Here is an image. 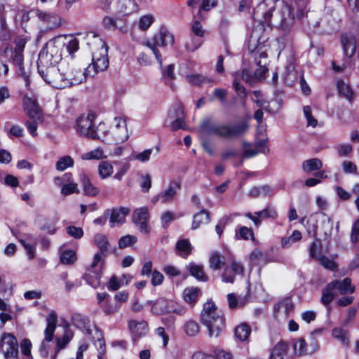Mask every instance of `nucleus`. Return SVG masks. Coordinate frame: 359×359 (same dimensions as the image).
<instances>
[{
	"instance_id": "nucleus-1",
	"label": "nucleus",
	"mask_w": 359,
	"mask_h": 359,
	"mask_svg": "<svg viewBox=\"0 0 359 359\" xmlns=\"http://www.w3.org/2000/svg\"><path fill=\"white\" fill-rule=\"evenodd\" d=\"M309 0H298L292 8L283 2L276 4L275 0H264L255 9L254 19L263 25L285 27L295 17L300 18Z\"/></svg>"
},
{
	"instance_id": "nucleus-2",
	"label": "nucleus",
	"mask_w": 359,
	"mask_h": 359,
	"mask_svg": "<svg viewBox=\"0 0 359 359\" xmlns=\"http://www.w3.org/2000/svg\"><path fill=\"white\" fill-rule=\"evenodd\" d=\"M245 121L231 124H219L210 118L203 120V138L216 135L228 140L236 139L243 135L248 130Z\"/></svg>"
},
{
	"instance_id": "nucleus-3",
	"label": "nucleus",
	"mask_w": 359,
	"mask_h": 359,
	"mask_svg": "<svg viewBox=\"0 0 359 359\" xmlns=\"http://www.w3.org/2000/svg\"><path fill=\"white\" fill-rule=\"evenodd\" d=\"M224 317L214 302L203 304V325H205L210 338H218L224 327Z\"/></svg>"
},
{
	"instance_id": "nucleus-4",
	"label": "nucleus",
	"mask_w": 359,
	"mask_h": 359,
	"mask_svg": "<svg viewBox=\"0 0 359 359\" xmlns=\"http://www.w3.org/2000/svg\"><path fill=\"white\" fill-rule=\"evenodd\" d=\"M56 65L55 63L38 60V72L44 81L53 88H65L68 86L69 81L60 72Z\"/></svg>"
},
{
	"instance_id": "nucleus-5",
	"label": "nucleus",
	"mask_w": 359,
	"mask_h": 359,
	"mask_svg": "<svg viewBox=\"0 0 359 359\" xmlns=\"http://www.w3.org/2000/svg\"><path fill=\"white\" fill-rule=\"evenodd\" d=\"M63 37L58 36L49 40L39 54V60L57 64L64 55Z\"/></svg>"
},
{
	"instance_id": "nucleus-6",
	"label": "nucleus",
	"mask_w": 359,
	"mask_h": 359,
	"mask_svg": "<svg viewBox=\"0 0 359 359\" xmlns=\"http://www.w3.org/2000/svg\"><path fill=\"white\" fill-rule=\"evenodd\" d=\"M174 42L175 37L173 34L166 27H163L151 41L146 43V46L152 50L160 66L162 67V57L157 46L165 47L168 45H172Z\"/></svg>"
},
{
	"instance_id": "nucleus-7",
	"label": "nucleus",
	"mask_w": 359,
	"mask_h": 359,
	"mask_svg": "<svg viewBox=\"0 0 359 359\" xmlns=\"http://www.w3.org/2000/svg\"><path fill=\"white\" fill-rule=\"evenodd\" d=\"M108 67L107 47L102 43L100 49L93 53L92 62L86 68V74L94 76L98 72L106 70Z\"/></svg>"
},
{
	"instance_id": "nucleus-8",
	"label": "nucleus",
	"mask_w": 359,
	"mask_h": 359,
	"mask_svg": "<svg viewBox=\"0 0 359 359\" xmlns=\"http://www.w3.org/2000/svg\"><path fill=\"white\" fill-rule=\"evenodd\" d=\"M128 132L126 121L123 117H115L114 125L110 128L106 144H118L126 142L128 139Z\"/></svg>"
},
{
	"instance_id": "nucleus-9",
	"label": "nucleus",
	"mask_w": 359,
	"mask_h": 359,
	"mask_svg": "<svg viewBox=\"0 0 359 359\" xmlns=\"http://www.w3.org/2000/svg\"><path fill=\"white\" fill-rule=\"evenodd\" d=\"M185 113L184 106L180 103H175L169 109L165 124L171 128V130L176 131L179 129L187 130L189 129L185 121Z\"/></svg>"
},
{
	"instance_id": "nucleus-10",
	"label": "nucleus",
	"mask_w": 359,
	"mask_h": 359,
	"mask_svg": "<svg viewBox=\"0 0 359 359\" xmlns=\"http://www.w3.org/2000/svg\"><path fill=\"white\" fill-rule=\"evenodd\" d=\"M101 8L114 14L127 15L135 10V0H103Z\"/></svg>"
},
{
	"instance_id": "nucleus-11",
	"label": "nucleus",
	"mask_w": 359,
	"mask_h": 359,
	"mask_svg": "<svg viewBox=\"0 0 359 359\" xmlns=\"http://www.w3.org/2000/svg\"><path fill=\"white\" fill-rule=\"evenodd\" d=\"M57 322V313L52 311L46 317V327L44 330V339L42 341L39 352L41 356L46 358L50 348V342L53 340Z\"/></svg>"
},
{
	"instance_id": "nucleus-12",
	"label": "nucleus",
	"mask_w": 359,
	"mask_h": 359,
	"mask_svg": "<svg viewBox=\"0 0 359 359\" xmlns=\"http://www.w3.org/2000/svg\"><path fill=\"white\" fill-rule=\"evenodd\" d=\"M180 183L177 181H171L158 195L152 198L153 203L160 201L163 204L171 203L174 201L180 189Z\"/></svg>"
},
{
	"instance_id": "nucleus-13",
	"label": "nucleus",
	"mask_w": 359,
	"mask_h": 359,
	"mask_svg": "<svg viewBox=\"0 0 359 359\" xmlns=\"http://www.w3.org/2000/svg\"><path fill=\"white\" fill-rule=\"evenodd\" d=\"M190 40L186 43V48L189 51H194L201 44L202 24L201 18L194 16L191 27Z\"/></svg>"
},
{
	"instance_id": "nucleus-14",
	"label": "nucleus",
	"mask_w": 359,
	"mask_h": 359,
	"mask_svg": "<svg viewBox=\"0 0 359 359\" xmlns=\"http://www.w3.org/2000/svg\"><path fill=\"white\" fill-rule=\"evenodd\" d=\"M95 116L93 112L81 114L76 122V130L81 136L88 137L92 134L91 131L94 127V120Z\"/></svg>"
},
{
	"instance_id": "nucleus-15",
	"label": "nucleus",
	"mask_w": 359,
	"mask_h": 359,
	"mask_svg": "<svg viewBox=\"0 0 359 359\" xmlns=\"http://www.w3.org/2000/svg\"><path fill=\"white\" fill-rule=\"evenodd\" d=\"M149 212L146 207L137 208L133 213V221L140 231L147 234L149 232L148 226Z\"/></svg>"
},
{
	"instance_id": "nucleus-16",
	"label": "nucleus",
	"mask_w": 359,
	"mask_h": 359,
	"mask_svg": "<svg viewBox=\"0 0 359 359\" xmlns=\"http://www.w3.org/2000/svg\"><path fill=\"white\" fill-rule=\"evenodd\" d=\"M23 108L29 118H36L41 121V111L34 95H25L22 100Z\"/></svg>"
},
{
	"instance_id": "nucleus-17",
	"label": "nucleus",
	"mask_w": 359,
	"mask_h": 359,
	"mask_svg": "<svg viewBox=\"0 0 359 359\" xmlns=\"http://www.w3.org/2000/svg\"><path fill=\"white\" fill-rule=\"evenodd\" d=\"M273 309L276 318H286L294 311V305L290 297H285L274 305Z\"/></svg>"
},
{
	"instance_id": "nucleus-18",
	"label": "nucleus",
	"mask_w": 359,
	"mask_h": 359,
	"mask_svg": "<svg viewBox=\"0 0 359 359\" xmlns=\"http://www.w3.org/2000/svg\"><path fill=\"white\" fill-rule=\"evenodd\" d=\"M245 216L251 219L255 226H258L261 224L262 219H266L268 218L276 219L278 217V214L274 208L267 206L262 210L255 212V215H252L250 212H247L245 214Z\"/></svg>"
},
{
	"instance_id": "nucleus-19",
	"label": "nucleus",
	"mask_w": 359,
	"mask_h": 359,
	"mask_svg": "<svg viewBox=\"0 0 359 359\" xmlns=\"http://www.w3.org/2000/svg\"><path fill=\"white\" fill-rule=\"evenodd\" d=\"M128 327L132 334L133 341L136 342L140 338L145 336L148 332V325L145 320L128 321Z\"/></svg>"
},
{
	"instance_id": "nucleus-20",
	"label": "nucleus",
	"mask_w": 359,
	"mask_h": 359,
	"mask_svg": "<svg viewBox=\"0 0 359 359\" xmlns=\"http://www.w3.org/2000/svg\"><path fill=\"white\" fill-rule=\"evenodd\" d=\"M332 337L338 341L344 348H348L351 341V334L342 327H335L332 330Z\"/></svg>"
},
{
	"instance_id": "nucleus-21",
	"label": "nucleus",
	"mask_w": 359,
	"mask_h": 359,
	"mask_svg": "<svg viewBox=\"0 0 359 359\" xmlns=\"http://www.w3.org/2000/svg\"><path fill=\"white\" fill-rule=\"evenodd\" d=\"M130 212V209L126 207L113 209L109 218L110 226L114 227L116 224H123L126 215H128Z\"/></svg>"
},
{
	"instance_id": "nucleus-22",
	"label": "nucleus",
	"mask_w": 359,
	"mask_h": 359,
	"mask_svg": "<svg viewBox=\"0 0 359 359\" xmlns=\"http://www.w3.org/2000/svg\"><path fill=\"white\" fill-rule=\"evenodd\" d=\"M341 45L346 57L351 58L356 51V40L352 35L344 34L341 36Z\"/></svg>"
},
{
	"instance_id": "nucleus-23",
	"label": "nucleus",
	"mask_w": 359,
	"mask_h": 359,
	"mask_svg": "<svg viewBox=\"0 0 359 359\" xmlns=\"http://www.w3.org/2000/svg\"><path fill=\"white\" fill-rule=\"evenodd\" d=\"M12 59L13 65L18 67V74L23 78L25 82V86L29 89L30 80L23 67V53L14 51Z\"/></svg>"
},
{
	"instance_id": "nucleus-24",
	"label": "nucleus",
	"mask_w": 359,
	"mask_h": 359,
	"mask_svg": "<svg viewBox=\"0 0 359 359\" xmlns=\"http://www.w3.org/2000/svg\"><path fill=\"white\" fill-rule=\"evenodd\" d=\"M330 284H333V288L337 289L341 294L353 293L355 291V287L351 285V280L349 278H346L343 280H333Z\"/></svg>"
},
{
	"instance_id": "nucleus-25",
	"label": "nucleus",
	"mask_w": 359,
	"mask_h": 359,
	"mask_svg": "<svg viewBox=\"0 0 359 359\" xmlns=\"http://www.w3.org/2000/svg\"><path fill=\"white\" fill-rule=\"evenodd\" d=\"M201 289L196 287H187L183 291V299L191 306H194L198 300Z\"/></svg>"
},
{
	"instance_id": "nucleus-26",
	"label": "nucleus",
	"mask_w": 359,
	"mask_h": 359,
	"mask_svg": "<svg viewBox=\"0 0 359 359\" xmlns=\"http://www.w3.org/2000/svg\"><path fill=\"white\" fill-rule=\"evenodd\" d=\"M323 162L318 158H313L302 162V170L305 173H311L320 170L323 168Z\"/></svg>"
},
{
	"instance_id": "nucleus-27",
	"label": "nucleus",
	"mask_w": 359,
	"mask_h": 359,
	"mask_svg": "<svg viewBox=\"0 0 359 359\" xmlns=\"http://www.w3.org/2000/svg\"><path fill=\"white\" fill-rule=\"evenodd\" d=\"M251 333V327L246 323H241L234 328V336L240 341L248 339Z\"/></svg>"
},
{
	"instance_id": "nucleus-28",
	"label": "nucleus",
	"mask_w": 359,
	"mask_h": 359,
	"mask_svg": "<svg viewBox=\"0 0 359 359\" xmlns=\"http://www.w3.org/2000/svg\"><path fill=\"white\" fill-rule=\"evenodd\" d=\"M176 253L183 257L187 258L191 252V245L189 240H179L175 246Z\"/></svg>"
},
{
	"instance_id": "nucleus-29",
	"label": "nucleus",
	"mask_w": 359,
	"mask_h": 359,
	"mask_svg": "<svg viewBox=\"0 0 359 359\" xmlns=\"http://www.w3.org/2000/svg\"><path fill=\"white\" fill-rule=\"evenodd\" d=\"M20 243L24 247L26 254L29 259L35 257L36 241L31 236H27V239H20Z\"/></svg>"
},
{
	"instance_id": "nucleus-30",
	"label": "nucleus",
	"mask_w": 359,
	"mask_h": 359,
	"mask_svg": "<svg viewBox=\"0 0 359 359\" xmlns=\"http://www.w3.org/2000/svg\"><path fill=\"white\" fill-rule=\"evenodd\" d=\"M33 14L37 17L40 20L46 22L47 24V26L49 27H53L54 25H55L57 23V16L55 15H52L50 13H48L47 12L41 11V10H36L33 11Z\"/></svg>"
},
{
	"instance_id": "nucleus-31",
	"label": "nucleus",
	"mask_w": 359,
	"mask_h": 359,
	"mask_svg": "<svg viewBox=\"0 0 359 359\" xmlns=\"http://www.w3.org/2000/svg\"><path fill=\"white\" fill-rule=\"evenodd\" d=\"M58 221L59 217L57 216L46 217L43 219V223L40 226V229L46 231L50 235H53L57 231L56 225Z\"/></svg>"
},
{
	"instance_id": "nucleus-32",
	"label": "nucleus",
	"mask_w": 359,
	"mask_h": 359,
	"mask_svg": "<svg viewBox=\"0 0 359 359\" xmlns=\"http://www.w3.org/2000/svg\"><path fill=\"white\" fill-rule=\"evenodd\" d=\"M109 130L104 123H100L97 127L94 126L89 138L98 139L106 143L105 139L107 138Z\"/></svg>"
},
{
	"instance_id": "nucleus-33",
	"label": "nucleus",
	"mask_w": 359,
	"mask_h": 359,
	"mask_svg": "<svg viewBox=\"0 0 359 359\" xmlns=\"http://www.w3.org/2000/svg\"><path fill=\"white\" fill-rule=\"evenodd\" d=\"M225 264V257L217 252H212L209 257V266L213 270H219Z\"/></svg>"
},
{
	"instance_id": "nucleus-34",
	"label": "nucleus",
	"mask_w": 359,
	"mask_h": 359,
	"mask_svg": "<svg viewBox=\"0 0 359 359\" xmlns=\"http://www.w3.org/2000/svg\"><path fill=\"white\" fill-rule=\"evenodd\" d=\"M63 42L65 43V48H66L67 53L72 58H74V53L79 49V41L73 37L69 39L63 37Z\"/></svg>"
},
{
	"instance_id": "nucleus-35",
	"label": "nucleus",
	"mask_w": 359,
	"mask_h": 359,
	"mask_svg": "<svg viewBox=\"0 0 359 359\" xmlns=\"http://www.w3.org/2000/svg\"><path fill=\"white\" fill-rule=\"evenodd\" d=\"M293 348L296 355H304L313 352L316 348V345L315 344V347L309 351L305 340L302 338H299L294 341L293 344Z\"/></svg>"
},
{
	"instance_id": "nucleus-36",
	"label": "nucleus",
	"mask_w": 359,
	"mask_h": 359,
	"mask_svg": "<svg viewBox=\"0 0 359 359\" xmlns=\"http://www.w3.org/2000/svg\"><path fill=\"white\" fill-rule=\"evenodd\" d=\"M287 346L285 342L279 341L272 349L269 359H284L286 355Z\"/></svg>"
},
{
	"instance_id": "nucleus-37",
	"label": "nucleus",
	"mask_w": 359,
	"mask_h": 359,
	"mask_svg": "<svg viewBox=\"0 0 359 359\" xmlns=\"http://www.w3.org/2000/svg\"><path fill=\"white\" fill-rule=\"evenodd\" d=\"M257 37L254 36L252 34L250 37L248 48L251 52H254L257 50L255 53V57H257V60H261L262 62V59L264 60L266 62L267 54L265 51L262 50V47L256 46Z\"/></svg>"
},
{
	"instance_id": "nucleus-38",
	"label": "nucleus",
	"mask_w": 359,
	"mask_h": 359,
	"mask_svg": "<svg viewBox=\"0 0 359 359\" xmlns=\"http://www.w3.org/2000/svg\"><path fill=\"white\" fill-rule=\"evenodd\" d=\"M80 180L86 194L89 196H96L98 194V189L92 184L86 174H81Z\"/></svg>"
},
{
	"instance_id": "nucleus-39",
	"label": "nucleus",
	"mask_w": 359,
	"mask_h": 359,
	"mask_svg": "<svg viewBox=\"0 0 359 359\" xmlns=\"http://www.w3.org/2000/svg\"><path fill=\"white\" fill-rule=\"evenodd\" d=\"M18 341L15 336L10 333H5L1 340V350L3 352H8V349L12 346H17Z\"/></svg>"
},
{
	"instance_id": "nucleus-40",
	"label": "nucleus",
	"mask_w": 359,
	"mask_h": 359,
	"mask_svg": "<svg viewBox=\"0 0 359 359\" xmlns=\"http://www.w3.org/2000/svg\"><path fill=\"white\" fill-rule=\"evenodd\" d=\"M101 274L102 273L98 271H94V272L87 271L83 278L87 284L94 288H97L100 285Z\"/></svg>"
},
{
	"instance_id": "nucleus-41",
	"label": "nucleus",
	"mask_w": 359,
	"mask_h": 359,
	"mask_svg": "<svg viewBox=\"0 0 359 359\" xmlns=\"http://www.w3.org/2000/svg\"><path fill=\"white\" fill-rule=\"evenodd\" d=\"M72 321L74 326L81 330H86L88 333H90V329L88 327L89 320L85 316L80 313H74L72 316Z\"/></svg>"
},
{
	"instance_id": "nucleus-42",
	"label": "nucleus",
	"mask_w": 359,
	"mask_h": 359,
	"mask_svg": "<svg viewBox=\"0 0 359 359\" xmlns=\"http://www.w3.org/2000/svg\"><path fill=\"white\" fill-rule=\"evenodd\" d=\"M94 243L100 249V254H104L109 248V243L107 236L102 233H97L94 236Z\"/></svg>"
},
{
	"instance_id": "nucleus-43",
	"label": "nucleus",
	"mask_w": 359,
	"mask_h": 359,
	"mask_svg": "<svg viewBox=\"0 0 359 359\" xmlns=\"http://www.w3.org/2000/svg\"><path fill=\"white\" fill-rule=\"evenodd\" d=\"M337 88L341 96H343L349 102H351L354 99L353 91L349 85L344 81H339L337 83Z\"/></svg>"
},
{
	"instance_id": "nucleus-44",
	"label": "nucleus",
	"mask_w": 359,
	"mask_h": 359,
	"mask_svg": "<svg viewBox=\"0 0 359 359\" xmlns=\"http://www.w3.org/2000/svg\"><path fill=\"white\" fill-rule=\"evenodd\" d=\"M99 175L102 179L109 177L113 173V165L107 161H102L98 165Z\"/></svg>"
},
{
	"instance_id": "nucleus-45",
	"label": "nucleus",
	"mask_w": 359,
	"mask_h": 359,
	"mask_svg": "<svg viewBox=\"0 0 359 359\" xmlns=\"http://www.w3.org/2000/svg\"><path fill=\"white\" fill-rule=\"evenodd\" d=\"M302 233L298 230L293 231L290 236H285L281 239V245L284 248H289L292 243L302 239Z\"/></svg>"
},
{
	"instance_id": "nucleus-46",
	"label": "nucleus",
	"mask_w": 359,
	"mask_h": 359,
	"mask_svg": "<svg viewBox=\"0 0 359 359\" xmlns=\"http://www.w3.org/2000/svg\"><path fill=\"white\" fill-rule=\"evenodd\" d=\"M229 306L232 309H238L245 304L246 298L243 297H237L233 293L227 295Z\"/></svg>"
},
{
	"instance_id": "nucleus-47",
	"label": "nucleus",
	"mask_w": 359,
	"mask_h": 359,
	"mask_svg": "<svg viewBox=\"0 0 359 359\" xmlns=\"http://www.w3.org/2000/svg\"><path fill=\"white\" fill-rule=\"evenodd\" d=\"M334 290L333 284H330V283L323 290L321 302L324 305H328L333 300L334 297Z\"/></svg>"
},
{
	"instance_id": "nucleus-48",
	"label": "nucleus",
	"mask_w": 359,
	"mask_h": 359,
	"mask_svg": "<svg viewBox=\"0 0 359 359\" xmlns=\"http://www.w3.org/2000/svg\"><path fill=\"white\" fill-rule=\"evenodd\" d=\"M162 76L165 81V82L169 85L171 88H172V80L175 79V76L174 74V65H168L165 69L162 71Z\"/></svg>"
},
{
	"instance_id": "nucleus-49",
	"label": "nucleus",
	"mask_w": 359,
	"mask_h": 359,
	"mask_svg": "<svg viewBox=\"0 0 359 359\" xmlns=\"http://www.w3.org/2000/svg\"><path fill=\"white\" fill-rule=\"evenodd\" d=\"M74 165V160L69 156H65L60 158L56 163V169L59 171H63L65 169Z\"/></svg>"
},
{
	"instance_id": "nucleus-50",
	"label": "nucleus",
	"mask_w": 359,
	"mask_h": 359,
	"mask_svg": "<svg viewBox=\"0 0 359 359\" xmlns=\"http://www.w3.org/2000/svg\"><path fill=\"white\" fill-rule=\"evenodd\" d=\"M254 233L250 228L246 226H238L236 229V238L248 240L250 237H253Z\"/></svg>"
},
{
	"instance_id": "nucleus-51",
	"label": "nucleus",
	"mask_w": 359,
	"mask_h": 359,
	"mask_svg": "<svg viewBox=\"0 0 359 359\" xmlns=\"http://www.w3.org/2000/svg\"><path fill=\"white\" fill-rule=\"evenodd\" d=\"M255 103L257 104V107L261 108V109H258L255 112L254 118L259 123L262 122L263 118V112L262 109H264L266 111H268L269 112H272L271 109H269L267 106H265V104L266 103V101L263 100H255Z\"/></svg>"
},
{
	"instance_id": "nucleus-52",
	"label": "nucleus",
	"mask_w": 359,
	"mask_h": 359,
	"mask_svg": "<svg viewBox=\"0 0 359 359\" xmlns=\"http://www.w3.org/2000/svg\"><path fill=\"white\" fill-rule=\"evenodd\" d=\"M154 21L152 15L147 14L142 16L138 21V27L142 31L147 30Z\"/></svg>"
},
{
	"instance_id": "nucleus-53",
	"label": "nucleus",
	"mask_w": 359,
	"mask_h": 359,
	"mask_svg": "<svg viewBox=\"0 0 359 359\" xmlns=\"http://www.w3.org/2000/svg\"><path fill=\"white\" fill-rule=\"evenodd\" d=\"M76 259V253L74 250H66L60 255V261L65 264H71Z\"/></svg>"
},
{
	"instance_id": "nucleus-54",
	"label": "nucleus",
	"mask_w": 359,
	"mask_h": 359,
	"mask_svg": "<svg viewBox=\"0 0 359 359\" xmlns=\"http://www.w3.org/2000/svg\"><path fill=\"white\" fill-rule=\"evenodd\" d=\"M176 219L175 212L170 210H166L162 213L161 216V222L163 229H167L170 222Z\"/></svg>"
},
{
	"instance_id": "nucleus-55",
	"label": "nucleus",
	"mask_w": 359,
	"mask_h": 359,
	"mask_svg": "<svg viewBox=\"0 0 359 359\" xmlns=\"http://www.w3.org/2000/svg\"><path fill=\"white\" fill-rule=\"evenodd\" d=\"M82 159L83 160H91L96 159L100 160L104 157L103 150L100 148H97L89 152L85 153L82 155Z\"/></svg>"
},
{
	"instance_id": "nucleus-56",
	"label": "nucleus",
	"mask_w": 359,
	"mask_h": 359,
	"mask_svg": "<svg viewBox=\"0 0 359 359\" xmlns=\"http://www.w3.org/2000/svg\"><path fill=\"white\" fill-rule=\"evenodd\" d=\"M102 254L96 253L93 257L92 263L87 267V271H98L102 273Z\"/></svg>"
},
{
	"instance_id": "nucleus-57",
	"label": "nucleus",
	"mask_w": 359,
	"mask_h": 359,
	"mask_svg": "<svg viewBox=\"0 0 359 359\" xmlns=\"http://www.w3.org/2000/svg\"><path fill=\"white\" fill-rule=\"evenodd\" d=\"M151 309L156 314H161L169 311L167 309V302L164 299H159L156 300Z\"/></svg>"
},
{
	"instance_id": "nucleus-58",
	"label": "nucleus",
	"mask_w": 359,
	"mask_h": 359,
	"mask_svg": "<svg viewBox=\"0 0 359 359\" xmlns=\"http://www.w3.org/2000/svg\"><path fill=\"white\" fill-rule=\"evenodd\" d=\"M184 331L187 335L194 337L198 333L199 325L196 322L189 320L184 325Z\"/></svg>"
},
{
	"instance_id": "nucleus-59",
	"label": "nucleus",
	"mask_w": 359,
	"mask_h": 359,
	"mask_svg": "<svg viewBox=\"0 0 359 359\" xmlns=\"http://www.w3.org/2000/svg\"><path fill=\"white\" fill-rule=\"evenodd\" d=\"M255 62L259 67L253 73L255 74V77L257 81L263 79L264 76L266 72V62L257 60V57H255Z\"/></svg>"
},
{
	"instance_id": "nucleus-60",
	"label": "nucleus",
	"mask_w": 359,
	"mask_h": 359,
	"mask_svg": "<svg viewBox=\"0 0 359 359\" xmlns=\"http://www.w3.org/2000/svg\"><path fill=\"white\" fill-rule=\"evenodd\" d=\"M86 77L90 76L86 74V71L84 72L77 71L76 74L74 77L67 79L69 81L68 86L80 84L86 80Z\"/></svg>"
},
{
	"instance_id": "nucleus-61",
	"label": "nucleus",
	"mask_w": 359,
	"mask_h": 359,
	"mask_svg": "<svg viewBox=\"0 0 359 359\" xmlns=\"http://www.w3.org/2000/svg\"><path fill=\"white\" fill-rule=\"evenodd\" d=\"M114 163L115 165H119L120 168L114 175V177L118 180H121L123 176L129 170L130 165L128 162H120V161H114Z\"/></svg>"
},
{
	"instance_id": "nucleus-62",
	"label": "nucleus",
	"mask_w": 359,
	"mask_h": 359,
	"mask_svg": "<svg viewBox=\"0 0 359 359\" xmlns=\"http://www.w3.org/2000/svg\"><path fill=\"white\" fill-rule=\"evenodd\" d=\"M79 194V189L76 183L69 182L65 184L61 189V194L64 196H68L72 194Z\"/></svg>"
},
{
	"instance_id": "nucleus-63",
	"label": "nucleus",
	"mask_w": 359,
	"mask_h": 359,
	"mask_svg": "<svg viewBox=\"0 0 359 359\" xmlns=\"http://www.w3.org/2000/svg\"><path fill=\"white\" fill-rule=\"evenodd\" d=\"M152 151V149H148L138 154H133L131 158L142 163H145L149 161Z\"/></svg>"
},
{
	"instance_id": "nucleus-64",
	"label": "nucleus",
	"mask_w": 359,
	"mask_h": 359,
	"mask_svg": "<svg viewBox=\"0 0 359 359\" xmlns=\"http://www.w3.org/2000/svg\"><path fill=\"white\" fill-rule=\"evenodd\" d=\"M137 241V237L131 235L122 236L118 241L120 248H125L135 244Z\"/></svg>"
}]
</instances>
